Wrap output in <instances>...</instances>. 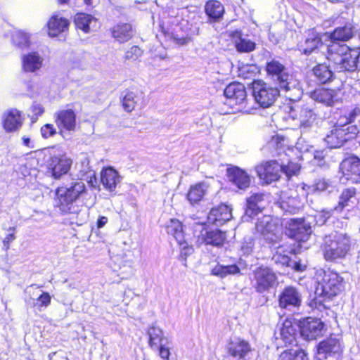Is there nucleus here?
I'll list each match as a JSON object with an SVG mask.
<instances>
[{
    "mask_svg": "<svg viewBox=\"0 0 360 360\" xmlns=\"http://www.w3.org/2000/svg\"><path fill=\"white\" fill-rule=\"evenodd\" d=\"M317 279L314 297L309 305L321 310V307L327 308L326 302L343 291L345 281L338 274L329 270L319 273Z\"/></svg>",
    "mask_w": 360,
    "mask_h": 360,
    "instance_id": "f257e3e1",
    "label": "nucleus"
},
{
    "mask_svg": "<svg viewBox=\"0 0 360 360\" xmlns=\"http://www.w3.org/2000/svg\"><path fill=\"white\" fill-rule=\"evenodd\" d=\"M266 70L270 79L285 92V97L292 102L300 101L303 92L300 83L288 68L278 60L272 59L266 65Z\"/></svg>",
    "mask_w": 360,
    "mask_h": 360,
    "instance_id": "f03ea898",
    "label": "nucleus"
},
{
    "mask_svg": "<svg viewBox=\"0 0 360 360\" xmlns=\"http://www.w3.org/2000/svg\"><path fill=\"white\" fill-rule=\"evenodd\" d=\"M86 192V186L82 179H72L70 182L56 189V206L63 214H78L80 211L78 200Z\"/></svg>",
    "mask_w": 360,
    "mask_h": 360,
    "instance_id": "7ed1b4c3",
    "label": "nucleus"
},
{
    "mask_svg": "<svg viewBox=\"0 0 360 360\" xmlns=\"http://www.w3.org/2000/svg\"><path fill=\"white\" fill-rule=\"evenodd\" d=\"M352 246L351 237L346 233L333 232L323 238L322 250L328 262H335L346 257Z\"/></svg>",
    "mask_w": 360,
    "mask_h": 360,
    "instance_id": "20e7f679",
    "label": "nucleus"
},
{
    "mask_svg": "<svg viewBox=\"0 0 360 360\" xmlns=\"http://www.w3.org/2000/svg\"><path fill=\"white\" fill-rule=\"evenodd\" d=\"M347 120L349 119L347 118ZM349 122V124H347L334 126L327 134L324 138V141L328 148H340L345 142L356 137L359 130L356 125L351 124V122Z\"/></svg>",
    "mask_w": 360,
    "mask_h": 360,
    "instance_id": "39448f33",
    "label": "nucleus"
},
{
    "mask_svg": "<svg viewBox=\"0 0 360 360\" xmlns=\"http://www.w3.org/2000/svg\"><path fill=\"white\" fill-rule=\"evenodd\" d=\"M252 95L256 103L262 108L271 106L280 95V88L272 86L263 81H254Z\"/></svg>",
    "mask_w": 360,
    "mask_h": 360,
    "instance_id": "423d86ee",
    "label": "nucleus"
},
{
    "mask_svg": "<svg viewBox=\"0 0 360 360\" xmlns=\"http://www.w3.org/2000/svg\"><path fill=\"white\" fill-rule=\"evenodd\" d=\"M276 273L269 267L260 266L252 271V286L258 293L269 292L277 283Z\"/></svg>",
    "mask_w": 360,
    "mask_h": 360,
    "instance_id": "0eeeda50",
    "label": "nucleus"
},
{
    "mask_svg": "<svg viewBox=\"0 0 360 360\" xmlns=\"http://www.w3.org/2000/svg\"><path fill=\"white\" fill-rule=\"evenodd\" d=\"M311 224L309 219H289L285 224V234L295 240L305 241L312 232Z\"/></svg>",
    "mask_w": 360,
    "mask_h": 360,
    "instance_id": "6e6552de",
    "label": "nucleus"
},
{
    "mask_svg": "<svg viewBox=\"0 0 360 360\" xmlns=\"http://www.w3.org/2000/svg\"><path fill=\"white\" fill-rule=\"evenodd\" d=\"M301 337L305 340H314L322 336L326 330L324 323L317 318L307 317L299 321Z\"/></svg>",
    "mask_w": 360,
    "mask_h": 360,
    "instance_id": "1a4fd4ad",
    "label": "nucleus"
},
{
    "mask_svg": "<svg viewBox=\"0 0 360 360\" xmlns=\"http://www.w3.org/2000/svg\"><path fill=\"white\" fill-rule=\"evenodd\" d=\"M255 229L263 236L264 239L269 243L278 242L282 235L281 226L270 217H264L259 220L256 223Z\"/></svg>",
    "mask_w": 360,
    "mask_h": 360,
    "instance_id": "9d476101",
    "label": "nucleus"
},
{
    "mask_svg": "<svg viewBox=\"0 0 360 360\" xmlns=\"http://www.w3.org/2000/svg\"><path fill=\"white\" fill-rule=\"evenodd\" d=\"M193 233L198 238V240L201 238L202 243L216 247L221 246L226 238L225 232L219 229L207 231L203 224H195L193 226Z\"/></svg>",
    "mask_w": 360,
    "mask_h": 360,
    "instance_id": "9b49d317",
    "label": "nucleus"
},
{
    "mask_svg": "<svg viewBox=\"0 0 360 360\" xmlns=\"http://www.w3.org/2000/svg\"><path fill=\"white\" fill-rule=\"evenodd\" d=\"M255 171L257 176L264 184H270L280 179L282 165L276 160H269L256 166Z\"/></svg>",
    "mask_w": 360,
    "mask_h": 360,
    "instance_id": "f8f14e48",
    "label": "nucleus"
},
{
    "mask_svg": "<svg viewBox=\"0 0 360 360\" xmlns=\"http://www.w3.org/2000/svg\"><path fill=\"white\" fill-rule=\"evenodd\" d=\"M167 232L172 235L180 245V258L184 262V266H186V258L193 252V248L184 240L182 224L177 219H172L170 224L167 226Z\"/></svg>",
    "mask_w": 360,
    "mask_h": 360,
    "instance_id": "ddd939ff",
    "label": "nucleus"
},
{
    "mask_svg": "<svg viewBox=\"0 0 360 360\" xmlns=\"http://www.w3.org/2000/svg\"><path fill=\"white\" fill-rule=\"evenodd\" d=\"M290 113L293 118L299 120L300 126L303 128L310 127L316 119L314 104L310 103L295 105L290 107Z\"/></svg>",
    "mask_w": 360,
    "mask_h": 360,
    "instance_id": "4468645a",
    "label": "nucleus"
},
{
    "mask_svg": "<svg viewBox=\"0 0 360 360\" xmlns=\"http://www.w3.org/2000/svg\"><path fill=\"white\" fill-rule=\"evenodd\" d=\"M302 302L301 292L295 287H285L278 296L279 307L288 310L298 309Z\"/></svg>",
    "mask_w": 360,
    "mask_h": 360,
    "instance_id": "2eb2a0df",
    "label": "nucleus"
},
{
    "mask_svg": "<svg viewBox=\"0 0 360 360\" xmlns=\"http://www.w3.org/2000/svg\"><path fill=\"white\" fill-rule=\"evenodd\" d=\"M342 352V345L340 338L330 336L321 341L317 346V358L325 360L328 357L340 355Z\"/></svg>",
    "mask_w": 360,
    "mask_h": 360,
    "instance_id": "dca6fc26",
    "label": "nucleus"
},
{
    "mask_svg": "<svg viewBox=\"0 0 360 360\" xmlns=\"http://www.w3.org/2000/svg\"><path fill=\"white\" fill-rule=\"evenodd\" d=\"M342 177L352 183H360V158L351 155L345 158L340 164Z\"/></svg>",
    "mask_w": 360,
    "mask_h": 360,
    "instance_id": "f3484780",
    "label": "nucleus"
},
{
    "mask_svg": "<svg viewBox=\"0 0 360 360\" xmlns=\"http://www.w3.org/2000/svg\"><path fill=\"white\" fill-rule=\"evenodd\" d=\"M229 36L236 48L240 53H250L256 49L255 41L244 34L241 30H236L229 32Z\"/></svg>",
    "mask_w": 360,
    "mask_h": 360,
    "instance_id": "a211bd4d",
    "label": "nucleus"
},
{
    "mask_svg": "<svg viewBox=\"0 0 360 360\" xmlns=\"http://www.w3.org/2000/svg\"><path fill=\"white\" fill-rule=\"evenodd\" d=\"M226 349L229 355L236 360H249L252 353L249 342L243 340L230 342Z\"/></svg>",
    "mask_w": 360,
    "mask_h": 360,
    "instance_id": "6ab92c4d",
    "label": "nucleus"
},
{
    "mask_svg": "<svg viewBox=\"0 0 360 360\" xmlns=\"http://www.w3.org/2000/svg\"><path fill=\"white\" fill-rule=\"evenodd\" d=\"M340 71L355 72L360 70V48L351 49L347 53L336 62Z\"/></svg>",
    "mask_w": 360,
    "mask_h": 360,
    "instance_id": "aec40b11",
    "label": "nucleus"
},
{
    "mask_svg": "<svg viewBox=\"0 0 360 360\" xmlns=\"http://www.w3.org/2000/svg\"><path fill=\"white\" fill-rule=\"evenodd\" d=\"M55 122L60 129V133L63 132V129L75 131L76 115L72 109L59 110L55 114Z\"/></svg>",
    "mask_w": 360,
    "mask_h": 360,
    "instance_id": "412c9836",
    "label": "nucleus"
},
{
    "mask_svg": "<svg viewBox=\"0 0 360 360\" xmlns=\"http://www.w3.org/2000/svg\"><path fill=\"white\" fill-rule=\"evenodd\" d=\"M229 180L237 188L245 190L250 186V176L243 169L238 167H231L227 169Z\"/></svg>",
    "mask_w": 360,
    "mask_h": 360,
    "instance_id": "4be33fe9",
    "label": "nucleus"
},
{
    "mask_svg": "<svg viewBox=\"0 0 360 360\" xmlns=\"http://www.w3.org/2000/svg\"><path fill=\"white\" fill-rule=\"evenodd\" d=\"M232 217L231 209L226 205L221 204L212 208L207 217L208 221L217 226H221Z\"/></svg>",
    "mask_w": 360,
    "mask_h": 360,
    "instance_id": "5701e85b",
    "label": "nucleus"
},
{
    "mask_svg": "<svg viewBox=\"0 0 360 360\" xmlns=\"http://www.w3.org/2000/svg\"><path fill=\"white\" fill-rule=\"evenodd\" d=\"M356 189L354 187L344 188L340 196L338 205L335 207L337 212H342L345 208H351L358 202Z\"/></svg>",
    "mask_w": 360,
    "mask_h": 360,
    "instance_id": "b1692460",
    "label": "nucleus"
},
{
    "mask_svg": "<svg viewBox=\"0 0 360 360\" xmlns=\"http://www.w3.org/2000/svg\"><path fill=\"white\" fill-rule=\"evenodd\" d=\"M22 124V119L20 111L11 109L3 115V126L7 132H13L20 129Z\"/></svg>",
    "mask_w": 360,
    "mask_h": 360,
    "instance_id": "393cba45",
    "label": "nucleus"
},
{
    "mask_svg": "<svg viewBox=\"0 0 360 360\" xmlns=\"http://www.w3.org/2000/svg\"><path fill=\"white\" fill-rule=\"evenodd\" d=\"M71 165L72 160L66 157H52L49 163L52 176L55 179H60L63 175L68 173Z\"/></svg>",
    "mask_w": 360,
    "mask_h": 360,
    "instance_id": "a878e982",
    "label": "nucleus"
},
{
    "mask_svg": "<svg viewBox=\"0 0 360 360\" xmlns=\"http://www.w3.org/2000/svg\"><path fill=\"white\" fill-rule=\"evenodd\" d=\"M224 96L232 99L236 104H241L246 99L247 93L244 84L239 82L229 84L224 91Z\"/></svg>",
    "mask_w": 360,
    "mask_h": 360,
    "instance_id": "bb28decb",
    "label": "nucleus"
},
{
    "mask_svg": "<svg viewBox=\"0 0 360 360\" xmlns=\"http://www.w3.org/2000/svg\"><path fill=\"white\" fill-rule=\"evenodd\" d=\"M101 181L106 190L112 192L115 190L117 185L120 183L121 176L113 168L107 167L101 172Z\"/></svg>",
    "mask_w": 360,
    "mask_h": 360,
    "instance_id": "cd10ccee",
    "label": "nucleus"
},
{
    "mask_svg": "<svg viewBox=\"0 0 360 360\" xmlns=\"http://www.w3.org/2000/svg\"><path fill=\"white\" fill-rule=\"evenodd\" d=\"M310 97L315 101L327 106L333 105L337 101V94L333 89L324 88L316 89L310 94Z\"/></svg>",
    "mask_w": 360,
    "mask_h": 360,
    "instance_id": "c85d7f7f",
    "label": "nucleus"
},
{
    "mask_svg": "<svg viewBox=\"0 0 360 360\" xmlns=\"http://www.w3.org/2000/svg\"><path fill=\"white\" fill-rule=\"evenodd\" d=\"M70 21L58 15H53L48 22L49 35L51 37L68 30Z\"/></svg>",
    "mask_w": 360,
    "mask_h": 360,
    "instance_id": "c756f323",
    "label": "nucleus"
},
{
    "mask_svg": "<svg viewBox=\"0 0 360 360\" xmlns=\"http://www.w3.org/2000/svg\"><path fill=\"white\" fill-rule=\"evenodd\" d=\"M315 81L320 84H326L333 81L335 74L329 65L326 63L318 64L312 69Z\"/></svg>",
    "mask_w": 360,
    "mask_h": 360,
    "instance_id": "7c9ffc66",
    "label": "nucleus"
},
{
    "mask_svg": "<svg viewBox=\"0 0 360 360\" xmlns=\"http://www.w3.org/2000/svg\"><path fill=\"white\" fill-rule=\"evenodd\" d=\"M205 11L210 20L219 22L223 18L225 9L220 1L210 0L205 4Z\"/></svg>",
    "mask_w": 360,
    "mask_h": 360,
    "instance_id": "2f4dec72",
    "label": "nucleus"
},
{
    "mask_svg": "<svg viewBox=\"0 0 360 360\" xmlns=\"http://www.w3.org/2000/svg\"><path fill=\"white\" fill-rule=\"evenodd\" d=\"M278 204L284 212L289 214L296 213L302 207V202L297 195L287 196L285 194H283L281 195Z\"/></svg>",
    "mask_w": 360,
    "mask_h": 360,
    "instance_id": "473e14b6",
    "label": "nucleus"
},
{
    "mask_svg": "<svg viewBox=\"0 0 360 360\" xmlns=\"http://www.w3.org/2000/svg\"><path fill=\"white\" fill-rule=\"evenodd\" d=\"M43 58L37 52H32L22 57L23 70L27 72H34L39 70Z\"/></svg>",
    "mask_w": 360,
    "mask_h": 360,
    "instance_id": "72a5a7b5",
    "label": "nucleus"
},
{
    "mask_svg": "<svg viewBox=\"0 0 360 360\" xmlns=\"http://www.w3.org/2000/svg\"><path fill=\"white\" fill-rule=\"evenodd\" d=\"M322 45L323 43L321 37L318 34L312 33L309 34L304 42L298 44V49L304 54L309 55Z\"/></svg>",
    "mask_w": 360,
    "mask_h": 360,
    "instance_id": "f704fd0d",
    "label": "nucleus"
},
{
    "mask_svg": "<svg viewBox=\"0 0 360 360\" xmlns=\"http://www.w3.org/2000/svg\"><path fill=\"white\" fill-rule=\"evenodd\" d=\"M327 49L329 53V58L333 60L336 63V62L340 58H342L351 49L346 44L340 43L339 41L332 40L330 44L328 46Z\"/></svg>",
    "mask_w": 360,
    "mask_h": 360,
    "instance_id": "c9c22d12",
    "label": "nucleus"
},
{
    "mask_svg": "<svg viewBox=\"0 0 360 360\" xmlns=\"http://www.w3.org/2000/svg\"><path fill=\"white\" fill-rule=\"evenodd\" d=\"M354 27L351 23H346L344 26H340L334 30L330 33L331 40L346 41L352 39L354 36Z\"/></svg>",
    "mask_w": 360,
    "mask_h": 360,
    "instance_id": "e433bc0d",
    "label": "nucleus"
},
{
    "mask_svg": "<svg viewBox=\"0 0 360 360\" xmlns=\"http://www.w3.org/2000/svg\"><path fill=\"white\" fill-rule=\"evenodd\" d=\"M112 37L121 43L129 41L133 36L132 27L129 23H120L112 29Z\"/></svg>",
    "mask_w": 360,
    "mask_h": 360,
    "instance_id": "4c0bfd02",
    "label": "nucleus"
},
{
    "mask_svg": "<svg viewBox=\"0 0 360 360\" xmlns=\"http://www.w3.org/2000/svg\"><path fill=\"white\" fill-rule=\"evenodd\" d=\"M142 98L143 96L141 94H136L127 90L124 91L122 98L124 110L129 112L133 111Z\"/></svg>",
    "mask_w": 360,
    "mask_h": 360,
    "instance_id": "58836bf2",
    "label": "nucleus"
},
{
    "mask_svg": "<svg viewBox=\"0 0 360 360\" xmlns=\"http://www.w3.org/2000/svg\"><path fill=\"white\" fill-rule=\"evenodd\" d=\"M209 185L205 182H200L191 187L187 195L188 200L191 203L197 202L202 200L207 193Z\"/></svg>",
    "mask_w": 360,
    "mask_h": 360,
    "instance_id": "ea45409f",
    "label": "nucleus"
},
{
    "mask_svg": "<svg viewBox=\"0 0 360 360\" xmlns=\"http://www.w3.org/2000/svg\"><path fill=\"white\" fill-rule=\"evenodd\" d=\"M263 200L262 194L255 193L247 199L246 207L245 210V215L252 217L257 215L260 212V207L258 203Z\"/></svg>",
    "mask_w": 360,
    "mask_h": 360,
    "instance_id": "a19ab883",
    "label": "nucleus"
},
{
    "mask_svg": "<svg viewBox=\"0 0 360 360\" xmlns=\"http://www.w3.org/2000/svg\"><path fill=\"white\" fill-rule=\"evenodd\" d=\"M148 335L149 345L153 349L165 342L168 343V339L164 336L163 331L160 328L151 326L148 330Z\"/></svg>",
    "mask_w": 360,
    "mask_h": 360,
    "instance_id": "79ce46f5",
    "label": "nucleus"
},
{
    "mask_svg": "<svg viewBox=\"0 0 360 360\" xmlns=\"http://www.w3.org/2000/svg\"><path fill=\"white\" fill-rule=\"evenodd\" d=\"M292 250H285L283 246L278 247L276 253L271 257V262L278 266H289L291 259L288 254L291 253Z\"/></svg>",
    "mask_w": 360,
    "mask_h": 360,
    "instance_id": "37998d69",
    "label": "nucleus"
},
{
    "mask_svg": "<svg viewBox=\"0 0 360 360\" xmlns=\"http://www.w3.org/2000/svg\"><path fill=\"white\" fill-rule=\"evenodd\" d=\"M240 273V270L236 264L227 266L218 264L212 269V274L220 278H224L228 275H236Z\"/></svg>",
    "mask_w": 360,
    "mask_h": 360,
    "instance_id": "c03bdc74",
    "label": "nucleus"
},
{
    "mask_svg": "<svg viewBox=\"0 0 360 360\" xmlns=\"http://www.w3.org/2000/svg\"><path fill=\"white\" fill-rule=\"evenodd\" d=\"M13 44L20 49H25L30 46V35L23 31H16L12 35Z\"/></svg>",
    "mask_w": 360,
    "mask_h": 360,
    "instance_id": "a18cd8bd",
    "label": "nucleus"
},
{
    "mask_svg": "<svg viewBox=\"0 0 360 360\" xmlns=\"http://www.w3.org/2000/svg\"><path fill=\"white\" fill-rule=\"evenodd\" d=\"M95 21V18L90 15L85 13H79L75 18V22L76 26L85 32L89 31V25L92 21Z\"/></svg>",
    "mask_w": 360,
    "mask_h": 360,
    "instance_id": "49530a36",
    "label": "nucleus"
},
{
    "mask_svg": "<svg viewBox=\"0 0 360 360\" xmlns=\"http://www.w3.org/2000/svg\"><path fill=\"white\" fill-rule=\"evenodd\" d=\"M312 191L319 192H326L330 193L334 190V186L329 180L325 179H317L311 186Z\"/></svg>",
    "mask_w": 360,
    "mask_h": 360,
    "instance_id": "de8ad7c7",
    "label": "nucleus"
},
{
    "mask_svg": "<svg viewBox=\"0 0 360 360\" xmlns=\"http://www.w3.org/2000/svg\"><path fill=\"white\" fill-rule=\"evenodd\" d=\"M255 246V239L252 234L245 236L240 243V251L244 255H250Z\"/></svg>",
    "mask_w": 360,
    "mask_h": 360,
    "instance_id": "09e8293b",
    "label": "nucleus"
},
{
    "mask_svg": "<svg viewBox=\"0 0 360 360\" xmlns=\"http://www.w3.org/2000/svg\"><path fill=\"white\" fill-rule=\"evenodd\" d=\"M294 333L295 329L290 323V326L284 324L283 327L281 330L280 335L285 344L291 345L295 340Z\"/></svg>",
    "mask_w": 360,
    "mask_h": 360,
    "instance_id": "8fccbe9b",
    "label": "nucleus"
},
{
    "mask_svg": "<svg viewBox=\"0 0 360 360\" xmlns=\"http://www.w3.org/2000/svg\"><path fill=\"white\" fill-rule=\"evenodd\" d=\"M300 165L297 163L289 162L287 165H282V173L290 179L294 175H297L300 170Z\"/></svg>",
    "mask_w": 360,
    "mask_h": 360,
    "instance_id": "3c124183",
    "label": "nucleus"
},
{
    "mask_svg": "<svg viewBox=\"0 0 360 360\" xmlns=\"http://www.w3.org/2000/svg\"><path fill=\"white\" fill-rule=\"evenodd\" d=\"M143 54V51L137 46H133L125 53V59L131 61L136 60Z\"/></svg>",
    "mask_w": 360,
    "mask_h": 360,
    "instance_id": "603ef678",
    "label": "nucleus"
},
{
    "mask_svg": "<svg viewBox=\"0 0 360 360\" xmlns=\"http://www.w3.org/2000/svg\"><path fill=\"white\" fill-rule=\"evenodd\" d=\"M331 210H322L321 212H319L315 216L314 220H316L317 224L323 225L327 221V220L331 217Z\"/></svg>",
    "mask_w": 360,
    "mask_h": 360,
    "instance_id": "864d4df0",
    "label": "nucleus"
},
{
    "mask_svg": "<svg viewBox=\"0 0 360 360\" xmlns=\"http://www.w3.org/2000/svg\"><path fill=\"white\" fill-rule=\"evenodd\" d=\"M51 297L49 293L46 292H42L41 294L38 297L37 300L38 301V307H45L46 308L51 304Z\"/></svg>",
    "mask_w": 360,
    "mask_h": 360,
    "instance_id": "5fc2aeb1",
    "label": "nucleus"
},
{
    "mask_svg": "<svg viewBox=\"0 0 360 360\" xmlns=\"http://www.w3.org/2000/svg\"><path fill=\"white\" fill-rule=\"evenodd\" d=\"M284 138L280 135L274 136L271 141L269 142L268 146L269 148H275L280 149L283 146Z\"/></svg>",
    "mask_w": 360,
    "mask_h": 360,
    "instance_id": "6e6d98bb",
    "label": "nucleus"
},
{
    "mask_svg": "<svg viewBox=\"0 0 360 360\" xmlns=\"http://www.w3.org/2000/svg\"><path fill=\"white\" fill-rule=\"evenodd\" d=\"M169 343V342L168 343L165 342L156 347L159 351L160 356L165 360H169V356L170 355Z\"/></svg>",
    "mask_w": 360,
    "mask_h": 360,
    "instance_id": "4d7b16f0",
    "label": "nucleus"
},
{
    "mask_svg": "<svg viewBox=\"0 0 360 360\" xmlns=\"http://www.w3.org/2000/svg\"><path fill=\"white\" fill-rule=\"evenodd\" d=\"M41 133L44 138L47 139L53 136L56 133V131L53 124H46L41 127Z\"/></svg>",
    "mask_w": 360,
    "mask_h": 360,
    "instance_id": "13d9d810",
    "label": "nucleus"
},
{
    "mask_svg": "<svg viewBox=\"0 0 360 360\" xmlns=\"http://www.w3.org/2000/svg\"><path fill=\"white\" fill-rule=\"evenodd\" d=\"M81 164L82 167L81 172H83L84 175L89 174V177L95 176L94 172L91 169V167L89 166V160L87 158H84Z\"/></svg>",
    "mask_w": 360,
    "mask_h": 360,
    "instance_id": "bf43d9fd",
    "label": "nucleus"
},
{
    "mask_svg": "<svg viewBox=\"0 0 360 360\" xmlns=\"http://www.w3.org/2000/svg\"><path fill=\"white\" fill-rule=\"evenodd\" d=\"M289 267H291L295 271L302 272L306 270L307 266L301 262L300 260L297 261L292 259L290 260Z\"/></svg>",
    "mask_w": 360,
    "mask_h": 360,
    "instance_id": "052dcab7",
    "label": "nucleus"
},
{
    "mask_svg": "<svg viewBox=\"0 0 360 360\" xmlns=\"http://www.w3.org/2000/svg\"><path fill=\"white\" fill-rule=\"evenodd\" d=\"M295 348L283 351L279 356V360H295Z\"/></svg>",
    "mask_w": 360,
    "mask_h": 360,
    "instance_id": "680f3d73",
    "label": "nucleus"
},
{
    "mask_svg": "<svg viewBox=\"0 0 360 360\" xmlns=\"http://www.w3.org/2000/svg\"><path fill=\"white\" fill-rule=\"evenodd\" d=\"M295 360H309L308 354L300 348H295Z\"/></svg>",
    "mask_w": 360,
    "mask_h": 360,
    "instance_id": "e2e57ef3",
    "label": "nucleus"
},
{
    "mask_svg": "<svg viewBox=\"0 0 360 360\" xmlns=\"http://www.w3.org/2000/svg\"><path fill=\"white\" fill-rule=\"evenodd\" d=\"M8 234L6 236V237L4 238V240H6V243H11L13 242L15 239V231H16V228L15 227H9L8 229Z\"/></svg>",
    "mask_w": 360,
    "mask_h": 360,
    "instance_id": "0e129e2a",
    "label": "nucleus"
},
{
    "mask_svg": "<svg viewBox=\"0 0 360 360\" xmlns=\"http://www.w3.org/2000/svg\"><path fill=\"white\" fill-rule=\"evenodd\" d=\"M174 41H176V43L179 45H186L187 44L190 40H191V38L188 37H181V38H178L176 37H173Z\"/></svg>",
    "mask_w": 360,
    "mask_h": 360,
    "instance_id": "69168bd1",
    "label": "nucleus"
},
{
    "mask_svg": "<svg viewBox=\"0 0 360 360\" xmlns=\"http://www.w3.org/2000/svg\"><path fill=\"white\" fill-rule=\"evenodd\" d=\"M108 218L106 217L102 216L100 217L97 221V226L98 228H102L108 222Z\"/></svg>",
    "mask_w": 360,
    "mask_h": 360,
    "instance_id": "338daca9",
    "label": "nucleus"
},
{
    "mask_svg": "<svg viewBox=\"0 0 360 360\" xmlns=\"http://www.w3.org/2000/svg\"><path fill=\"white\" fill-rule=\"evenodd\" d=\"M325 155L324 152L322 151H315L314 153V159L318 160H323L324 159Z\"/></svg>",
    "mask_w": 360,
    "mask_h": 360,
    "instance_id": "774afa93",
    "label": "nucleus"
}]
</instances>
